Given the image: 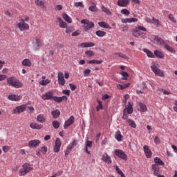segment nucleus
Here are the masks:
<instances>
[{"instance_id":"44","label":"nucleus","mask_w":177,"mask_h":177,"mask_svg":"<svg viewBox=\"0 0 177 177\" xmlns=\"http://www.w3.org/2000/svg\"><path fill=\"white\" fill-rule=\"evenodd\" d=\"M88 10L91 12H97V8H96V4L92 3L91 6L88 8Z\"/></svg>"},{"instance_id":"57","label":"nucleus","mask_w":177,"mask_h":177,"mask_svg":"<svg viewBox=\"0 0 177 177\" xmlns=\"http://www.w3.org/2000/svg\"><path fill=\"white\" fill-rule=\"evenodd\" d=\"M121 75H122V77H124V78H122V80H128V77H129L128 73L122 72Z\"/></svg>"},{"instance_id":"45","label":"nucleus","mask_w":177,"mask_h":177,"mask_svg":"<svg viewBox=\"0 0 177 177\" xmlns=\"http://www.w3.org/2000/svg\"><path fill=\"white\" fill-rule=\"evenodd\" d=\"M48 84H50V80L49 79H46V80H41L39 82V84L42 86H46Z\"/></svg>"},{"instance_id":"18","label":"nucleus","mask_w":177,"mask_h":177,"mask_svg":"<svg viewBox=\"0 0 177 177\" xmlns=\"http://www.w3.org/2000/svg\"><path fill=\"white\" fill-rule=\"evenodd\" d=\"M40 144L41 141L39 140H32L28 142V147L30 148L38 147Z\"/></svg>"},{"instance_id":"50","label":"nucleus","mask_w":177,"mask_h":177,"mask_svg":"<svg viewBox=\"0 0 177 177\" xmlns=\"http://www.w3.org/2000/svg\"><path fill=\"white\" fill-rule=\"evenodd\" d=\"M168 19L170 20V21H172V23H177L176 19H175V17H174V15L169 14L168 15Z\"/></svg>"},{"instance_id":"12","label":"nucleus","mask_w":177,"mask_h":177,"mask_svg":"<svg viewBox=\"0 0 177 177\" xmlns=\"http://www.w3.org/2000/svg\"><path fill=\"white\" fill-rule=\"evenodd\" d=\"M60 147H62V140L57 138L53 147L54 153H59L60 151Z\"/></svg>"},{"instance_id":"9","label":"nucleus","mask_w":177,"mask_h":177,"mask_svg":"<svg viewBox=\"0 0 177 177\" xmlns=\"http://www.w3.org/2000/svg\"><path fill=\"white\" fill-rule=\"evenodd\" d=\"M32 45L35 47V50H39L41 46H42V41L39 37H35L32 40Z\"/></svg>"},{"instance_id":"42","label":"nucleus","mask_w":177,"mask_h":177,"mask_svg":"<svg viewBox=\"0 0 177 177\" xmlns=\"http://www.w3.org/2000/svg\"><path fill=\"white\" fill-rule=\"evenodd\" d=\"M129 83L124 84H118L117 88L118 89H121V91H124V89H126V88H129Z\"/></svg>"},{"instance_id":"23","label":"nucleus","mask_w":177,"mask_h":177,"mask_svg":"<svg viewBox=\"0 0 177 177\" xmlns=\"http://www.w3.org/2000/svg\"><path fill=\"white\" fill-rule=\"evenodd\" d=\"M30 127L32 129H42L44 128V126L35 122L30 123Z\"/></svg>"},{"instance_id":"17","label":"nucleus","mask_w":177,"mask_h":177,"mask_svg":"<svg viewBox=\"0 0 177 177\" xmlns=\"http://www.w3.org/2000/svg\"><path fill=\"white\" fill-rule=\"evenodd\" d=\"M74 121H75V118L74 116H71L68 120H67L65 122V124L64 125V129H66L67 128H68V127H70V125H73V124H74Z\"/></svg>"},{"instance_id":"4","label":"nucleus","mask_w":177,"mask_h":177,"mask_svg":"<svg viewBox=\"0 0 177 177\" xmlns=\"http://www.w3.org/2000/svg\"><path fill=\"white\" fill-rule=\"evenodd\" d=\"M33 168L31 167V165L28 163H25L23 165L22 168L19 170V176H24L27 175L30 171H32Z\"/></svg>"},{"instance_id":"38","label":"nucleus","mask_w":177,"mask_h":177,"mask_svg":"<svg viewBox=\"0 0 177 177\" xmlns=\"http://www.w3.org/2000/svg\"><path fill=\"white\" fill-rule=\"evenodd\" d=\"M51 115L53 118H59V116L60 115V111L59 109H56L51 112Z\"/></svg>"},{"instance_id":"51","label":"nucleus","mask_w":177,"mask_h":177,"mask_svg":"<svg viewBox=\"0 0 177 177\" xmlns=\"http://www.w3.org/2000/svg\"><path fill=\"white\" fill-rule=\"evenodd\" d=\"M115 55L119 56V57H122L123 59H129V57L127 55L122 53H115Z\"/></svg>"},{"instance_id":"34","label":"nucleus","mask_w":177,"mask_h":177,"mask_svg":"<svg viewBox=\"0 0 177 177\" xmlns=\"http://www.w3.org/2000/svg\"><path fill=\"white\" fill-rule=\"evenodd\" d=\"M62 17L65 21H67V23H73V19H71V17H70L68 15L64 13L62 15Z\"/></svg>"},{"instance_id":"24","label":"nucleus","mask_w":177,"mask_h":177,"mask_svg":"<svg viewBox=\"0 0 177 177\" xmlns=\"http://www.w3.org/2000/svg\"><path fill=\"white\" fill-rule=\"evenodd\" d=\"M93 46H95V44H93V42H84V43H82L80 45V48H92Z\"/></svg>"},{"instance_id":"11","label":"nucleus","mask_w":177,"mask_h":177,"mask_svg":"<svg viewBox=\"0 0 177 177\" xmlns=\"http://www.w3.org/2000/svg\"><path fill=\"white\" fill-rule=\"evenodd\" d=\"M26 109H27V104H22L15 107L12 111L14 114H21V113L26 111Z\"/></svg>"},{"instance_id":"61","label":"nucleus","mask_w":177,"mask_h":177,"mask_svg":"<svg viewBox=\"0 0 177 177\" xmlns=\"http://www.w3.org/2000/svg\"><path fill=\"white\" fill-rule=\"evenodd\" d=\"M9 150H10V147H9V146L3 147V151H4L5 153H8V151H9Z\"/></svg>"},{"instance_id":"40","label":"nucleus","mask_w":177,"mask_h":177,"mask_svg":"<svg viewBox=\"0 0 177 177\" xmlns=\"http://www.w3.org/2000/svg\"><path fill=\"white\" fill-rule=\"evenodd\" d=\"M152 24H154L156 27L161 26V21L159 19H157L154 17L152 18Z\"/></svg>"},{"instance_id":"27","label":"nucleus","mask_w":177,"mask_h":177,"mask_svg":"<svg viewBox=\"0 0 177 177\" xmlns=\"http://www.w3.org/2000/svg\"><path fill=\"white\" fill-rule=\"evenodd\" d=\"M164 48H165V49H166V50H167L168 52H170V53H176V52L175 48H174L171 46L168 45V44H167V43H166V44H165Z\"/></svg>"},{"instance_id":"13","label":"nucleus","mask_w":177,"mask_h":177,"mask_svg":"<svg viewBox=\"0 0 177 177\" xmlns=\"http://www.w3.org/2000/svg\"><path fill=\"white\" fill-rule=\"evenodd\" d=\"M58 84L62 86L66 84V80H64V74L62 72L58 73Z\"/></svg>"},{"instance_id":"21","label":"nucleus","mask_w":177,"mask_h":177,"mask_svg":"<svg viewBox=\"0 0 177 177\" xmlns=\"http://www.w3.org/2000/svg\"><path fill=\"white\" fill-rule=\"evenodd\" d=\"M117 5L121 8H125L129 5V0H118Z\"/></svg>"},{"instance_id":"41","label":"nucleus","mask_w":177,"mask_h":177,"mask_svg":"<svg viewBox=\"0 0 177 177\" xmlns=\"http://www.w3.org/2000/svg\"><path fill=\"white\" fill-rule=\"evenodd\" d=\"M35 3L37 6H40L41 8H45V3L41 0H35Z\"/></svg>"},{"instance_id":"48","label":"nucleus","mask_w":177,"mask_h":177,"mask_svg":"<svg viewBox=\"0 0 177 177\" xmlns=\"http://www.w3.org/2000/svg\"><path fill=\"white\" fill-rule=\"evenodd\" d=\"M85 55L87 57H92V56H95V53L92 50H86L85 51Z\"/></svg>"},{"instance_id":"39","label":"nucleus","mask_w":177,"mask_h":177,"mask_svg":"<svg viewBox=\"0 0 177 177\" xmlns=\"http://www.w3.org/2000/svg\"><path fill=\"white\" fill-rule=\"evenodd\" d=\"M98 26H100V27H102V28H110V25L105 21L99 22Z\"/></svg>"},{"instance_id":"2","label":"nucleus","mask_w":177,"mask_h":177,"mask_svg":"<svg viewBox=\"0 0 177 177\" xmlns=\"http://www.w3.org/2000/svg\"><path fill=\"white\" fill-rule=\"evenodd\" d=\"M80 23L81 24H83L82 28L85 32H87V31L92 30V28L95 27V24L93 21H89L88 19H82Z\"/></svg>"},{"instance_id":"60","label":"nucleus","mask_w":177,"mask_h":177,"mask_svg":"<svg viewBox=\"0 0 177 177\" xmlns=\"http://www.w3.org/2000/svg\"><path fill=\"white\" fill-rule=\"evenodd\" d=\"M81 35V32L80 30H76L72 33V37H78V35Z\"/></svg>"},{"instance_id":"25","label":"nucleus","mask_w":177,"mask_h":177,"mask_svg":"<svg viewBox=\"0 0 177 177\" xmlns=\"http://www.w3.org/2000/svg\"><path fill=\"white\" fill-rule=\"evenodd\" d=\"M37 120L38 122H41V124H44V122H46V118H45V115H44V114L38 115Z\"/></svg>"},{"instance_id":"14","label":"nucleus","mask_w":177,"mask_h":177,"mask_svg":"<svg viewBox=\"0 0 177 177\" xmlns=\"http://www.w3.org/2000/svg\"><path fill=\"white\" fill-rule=\"evenodd\" d=\"M56 24H58L60 28H67V23L64 22L60 17H57L55 21Z\"/></svg>"},{"instance_id":"59","label":"nucleus","mask_w":177,"mask_h":177,"mask_svg":"<svg viewBox=\"0 0 177 177\" xmlns=\"http://www.w3.org/2000/svg\"><path fill=\"white\" fill-rule=\"evenodd\" d=\"M115 169L116 172H118V174L119 175H122V174H124V173L122 172V171H121V169H120V167H118V166H117V165L115 166Z\"/></svg>"},{"instance_id":"7","label":"nucleus","mask_w":177,"mask_h":177,"mask_svg":"<svg viewBox=\"0 0 177 177\" xmlns=\"http://www.w3.org/2000/svg\"><path fill=\"white\" fill-rule=\"evenodd\" d=\"M151 68L153 73H154L155 75H157L158 77H165L164 71L158 68L156 64H152V65L151 66Z\"/></svg>"},{"instance_id":"30","label":"nucleus","mask_w":177,"mask_h":177,"mask_svg":"<svg viewBox=\"0 0 177 177\" xmlns=\"http://www.w3.org/2000/svg\"><path fill=\"white\" fill-rule=\"evenodd\" d=\"M101 10L104 12V13H106L108 16H111L112 13L109 8H106L104 5L101 6Z\"/></svg>"},{"instance_id":"56","label":"nucleus","mask_w":177,"mask_h":177,"mask_svg":"<svg viewBox=\"0 0 177 177\" xmlns=\"http://www.w3.org/2000/svg\"><path fill=\"white\" fill-rule=\"evenodd\" d=\"M121 13H122V15H126V16H128L130 15L129 10H128L127 9H122L121 10Z\"/></svg>"},{"instance_id":"3","label":"nucleus","mask_w":177,"mask_h":177,"mask_svg":"<svg viewBox=\"0 0 177 177\" xmlns=\"http://www.w3.org/2000/svg\"><path fill=\"white\" fill-rule=\"evenodd\" d=\"M7 84L13 88H21V86H23V83L15 77L7 78Z\"/></svg>"},{"instance_id":"33","label":"nucleus","mask_w":177,"mask_h":177,"mask_svg":"<svg viewBox=\"0 0 177 177\" xmlns=\"http://www.w3.org/2000/svg\"><path fill=\"white\" fill-rule=\"evenodd\" d=\"M143 52L147 53L148 57H151V59H154V54L153 52L150 51V50H147V48H144Z\"/></svg>"},{"instance_id":"36","label":"nucleus","mask_w":177,"mask_h":177,"mask_svg":"<svg viewBox=\"0 0 177 177\" xmlns=\"http://www.w3.org/2000/svg\"><path fill=\"white\" fill-rule=\"evenodd\" d=\"M95 34H96L97 37L103 38V37H106V34H107V32H106L105 31H102V30H97L95 32Z\"/></svg>"},{"instance_id":"49","label":"nucleus","mask_w":177,"mask_h":177,"mask_svg":"<svg viewBox=\"0 0 177 177\" xmlns=\"http://www.w3.org/2000/svg\"><path fill=\"white\" fill-rule=\"evenodd\" d=\"M97 103H98V106H97V107H96L97 111H99V110H100V109H101V110H103V104H102V101L97 100Z\"/></svg>"},{"instance_id":"22","label":"nucleus","mask_w":177,"mask_h":177,"mask_svg":"<svg viewBox=\"0 0 177 177\" xmlns=\"http://www.w3.org/2000/svg\"><path fill=\"white\" fill-rule=\"evenodd\" d=\"M151 168L153 171V174L155 176H158L160 175V167L157 164H153L151 165Z\"/></svg>"},{"instance_id":"52","label":"nucleus","mask_w":177,"mask_h":177,"mask_svg":"<svg viewBox=\"0 0 177 177\" xmlns=\"http://www.w3.org/2000/svg\"><path fill=\"white\" fill-rule=\"evenodd\" d=\"M73 31H74V27L73 26H69L68 28L66 27V34H71Z\"/></svg>"},{"instance_id":"64","label":"nucleus","mask_w":177,"mask_h":177,"mask_svg":"<svg viewBox=\"0 0 177 177\" xmlns=\"http://www.w3.org/2000/svg\"><path fill=\"white\" fill-rule=\"evenodd\" d=\"M84 75H89V74H91V69L87 68L84 70Z\"/></svg>"},{"instance_id":"46","label":"nucleus","mask_w":177,"mask_h":177,"mask_svg":"<svg viewBox=\"0 0 177 177\" xmlns=\"http://www.w3.org/2000/svg\"><path fill=\"white\" fill-rule=\"evenodd\" d=\"M53 127L55 129H59L60 127V122L57 120H55L53 122Z\"/></svg>"},{"instance_id":"16","label":"nucleus","mask_w":177,"mask_h":177,"mask_svg":"<svg viewBox=\"0 0 177 177\" xmlns=\"http://www.w3.org/2000/svg\"><path fill=\"white\" fill-rule=\"evenodd\" d=\"M8 99L12 102H19V100H21L22 97L19 95L11 94L8 95Z\"/></svg>"},{"instance_id":"29","label":"nucleus","mask_w":177,"mask_h":177,"mask_svg":"<svg viewBox=\"0 0 177 177\" xmlns=\"http://www.w3.org/2000/svg\"><path fill=\"white\" fill-rule=\"evenodd\" d=\"M22 66L25 67H31L32 63L30 59H24L21 62Z\"/></svg>"},{"instance_id":"31","label":"nucleus","mask_w":177,"mask_h":177,"mask_svg":"<svg viewBox=\"0 0 177 177\" xmlns=\"http://www.w3.org/2000/svg\"><path fill=\"white\" fill-rule=\"evenodd\" d=\"M122 135L121 134V131L118 130L115 134V138L118 140V142H121L122 140Z\"/></svg>"},{"instance_id":"5","label":"nucleus","mask_w":177,"mask_h":177,"mask_svg":"<svg viewBox=\"0 0 177 177\" xmlns=\"http://www.w3.org/2000/svg\"><path fill=\"white\" fill-rule=\"evenodd\" d=\"M17 28H19L21 31H27V30L30 29V25L24 22L23 18H20L19 22L16 24Z\"/></svg>"},{"instance_id":"1","label":"nucleus","mask_w":177,"mask_h":177,"mask_svg":"<svg viewBox=\"0 0 177 177\" xmlns=\"http://www.w3.org/2000/svg\"><path fill=\"white\" fill-rule=\"evenodd\" d=\"M43 100H54L57 103H62L63 100L67 101V97L63 95L62 97H57L53 95V91H48L41 95Z\"/></svg>"},{"instance_id":"10","label":"nucleus","mask_w":177,"mask_h":177,"mask_svg":"<svg viewBox=\"0 0 177 177\" xmlns=\"http://www.w3.org/2000/svg\"><path fill=\"white\" fill-rule=\"evenodd\" d=\"M115 154L119 158H121V160H128V156L124 152V151L120 149H115Z\"/></svg>"},{"instance_id":"8","label":"nucleus","mask_w":177,"mask_h":177,"mask_svg":"<svg viewBox=\"0 0 177 177\" xmlns=\"http://www.w3.org/2000/svg\"><path fill=\"white\" fill-rule=\"evenodd\" d=\"M147 30L146 28L143 26H138L136 28V29L133 31V37H136V38L140 37L143 34L142 31H147Z\"/></svg>"},{"instance_id":"20","label":"nucleus","mask_w":177,"mask_h":177,"mask_svg":"<svg viewBox=\"0 0 177 177\" xmlns=\"http://www.w3.org/2000/svg\"><path fill=\"white\" fill-rule=\"evenodd\" d=\"M153 41H154L155 44H157V45H162L163 46H165V45L167 44V43H165V41L164 39H162V38H161L158 36H156Z\"/></svg>"},{"instance_id":"15","label":"nucleus","mask_w":177,"mask_h":177,"mask_svg":"<svg viewBox=\"0 0 177 177\" xmlns=\"http://www.w3.org/2000/svg\"><path fill=\"white\" fill-rule=\"evenodd\" d=\"M101 160L106 164H111V162H113V160H111V157L109 156V154H107L106 153H104L102 156Z\"/></svg>"},{"instance_id":"37","label":"nucleus","mask_w":177,"mask_h":177,"mask_svg":"<svg viewBox=\"0 0 177 177\" xmlns=\"http://www.w3.org/2000/svg\"><path fill=\"white\" fill-rule=\"evenodd\" d=\"M88 64H102L103 63L102 60H97V59H93V60H89L87 62Z\"/></svg>"},{"instance_id":"53","label":"nucleus","mask_w":177,"mask_h":177,"mask_svg":"<svg viewBox=\"0 0 177 177\" xmlns=\"http://www.w3.org/2000/svg\"><path fill=\"white\" fill-rule=\"evenodd\" d=\"M40 152L43 154H46V153L48 152V147L46 146L42 147L40 149Z\"/></svg>"},{"instance_id":"32","label":"nucleus","mask_w":177,"mask_h":177,"mask_svg":"<svg viewBox=\"0 0 177 177\" xmlns=\"http://www.w3.org/2000/svg\"><path fill=\"white\" fill-rule=\"evenodd\" d=\"M154 55L159 59H164V53L158 50L154 51Z\"/></svg>"},{"instance_id":"58","label":"nucleus","mask_w":177,"mask_h":177,"mask_svg":"<svg viewBox=\"0 0 177 177\" xmlns=\"http://www.w3.org/2000/svg\"><path fill=\"white\" fill-rule=\"evenodd\" d=\"M77 145H78V142L77 141V140H75L72 142L71 145H69V146L72 147V149H73L74 147H75V146H77Z\"/></svg>"},{"instance_id":"35","label":"nucleus","mask_w":177,"mask_h":177,"mask_svg":"<svg viewBox=\"0 0 177 177\" xmlns=\"http://www.w3.org/2000/svg\"><path fill=\"white\" fill-rule=\"evenodd\" d=\"M154 162H156L157 165H162V167L165 165V163H164V162L158 157H156L154 158Z\"/></svg>"},{"instance_id":"55","label":"nucleus","mask_w":177,"mask_h":177,"mask_svg":"<svg viewBox=\"0 0 177 177\" xmlns=\"http://www.w3.org/2000/svg\"><path fill=\"white\" fill-rule=\"evenodd\" d=\"M128 99H129V95L126 94V95L124 96L123 100H122L124 104H127V102Z\"/></svg>"},{"instance_id":"43","label":"nucleus","mask_w":177,"mask_h":177,"mask_svg":"<svg viewBox=\"0 0 177 177\" xmlns=\"http://www.w3.org/2000/svg\"><path fill=\"white\" fill-rule=\"evenodd\" d=\"M127 122H128L129 125L131 128H136V123H135V121H133V120L129 119L127 120Z\"/></svg>"},{"instance_id":"54","label":"nucleus","mask_w":177,"mask_h":177,"mask_svg":"<svg viewBox=\"0 0 177 177\" xmlns=\"http://www.w3.org/2000/svg\"><path fill=\"white\" fill-rule=\"evenodd\" d=\"M74 6L76 8H84V3H81V2H75L74 3Z\"/></svg>"},{"instance_id":"28","label":"nucleus","mask_w":177,"mask_h":177,"mask_svg":"<svg viewBox=\"0 0 177 177\" xmlns=\"http://www.w3.org/2000/svg\"><path fill=\"white\" fill-rule=\"evenodd\" d=\"M88 147H89V149H92V141L87 140L86 142V145H85L86 153H87V154H91V151L88 150Z\"/></svg>"},{"instance_id":"26","label":"nucleus","mask_w":177,"mask_h":177,"mask_svg":"<svg viewBox=\"0 0 177 177\" xmlns=\"http://www.w3.org/2000/svg\"><path fill=\"white\" fill-rule=\"evenodd\" d=\"M138 110L142 112L147 111V106L145 104L139 103Z\"/></svg>"},{"instance_id":"6","label":"nucleus","mask_w":177,"mask_h":177,"mask_svg":"<svg viewBox=\"0 0 177 177\" xmlns=\"http://www.w3.org/2000/svg\"><path fill=\"white\" fill-rule=\"evenodd\" d=\"M133 112V109L132 108V104H131V102H128L127 107L123 110L122 119L128 120V114H132Z\"/></svg>"},{"instance_id":"19","label":"nucleus","mask_w":177,"mask_h":177,"mask_svg":"<svg viewBox=\"0 0 177 177\" xmlns=\"http://www.w3.org/2000/svg\"><path fill=\"white\" fill-rule=\"evenodd\" d=\"M143 149H144V153L147 158H151V156L153 155V153L151 152V151H150L149 146L145 145L143 147Z\"/></svg>"},{"instance_id":"47","label":"nucleus","mask_w":177,"mask_h":177,"mask_svg":"<svg viewBox=\"0 0 177 177\" xmlns=\"http://www.w3.org/2000/svg\"><path fill=\"white\" fill-rule=\"evenodd\" d=\"M71 150H73L72 147H71V146L68 145L64 151L65 156L68 157L70 153H71Z\"/></svg>"},{"instance_id":"63","label":"nucleus","mask_w":177,"mask_h":177,"mask_svg":"<svg viewBox=\"0 0 177 177\" xmlns=\"http://www.w3.org/2000/svg\"><path fill=\"white\" fill-rule=\"evenodd\" d=\"M62 93L63 95H66V96H70V90H64Z\"/></svg>"},{"instance_id":"62","label":"nucleus","mask_w":177,"mask_h":177,"mask_svg":"<svg viewBox=\"0 0 177 177\" xmlns=\"http://www.w3.org/2000/svg\"><path fill=\"white\" fill-rule=\"evenodd\" d=\"M69 86H70V88L72 90V91H75V89H77V86L76 85H74L71 83L69 84Z\"/></svg>"}]
</instances>
